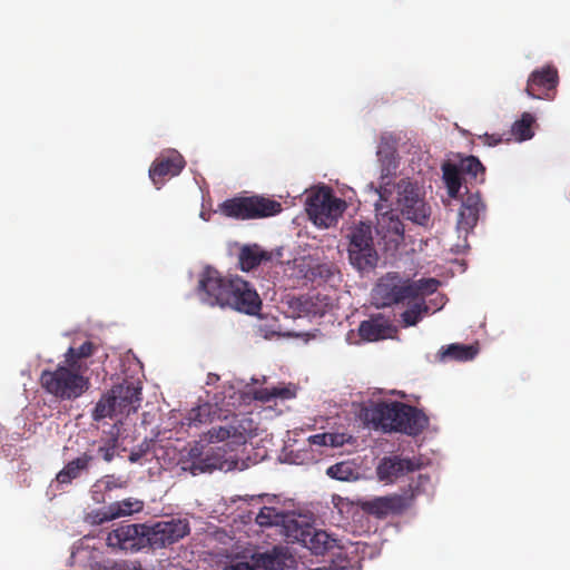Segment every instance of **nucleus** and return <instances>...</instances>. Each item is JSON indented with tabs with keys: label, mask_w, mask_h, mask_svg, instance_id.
I'll use <instances>...</instances> for the list:
<instances>
[{
	"label": "nucleus",
	"mask_w": 570,
	"mask_h": 570,
	"mask_svg": "<svg viewBox=\"0 0 570 570\" xmlns=\"http://www.w3.org/2000/svg\"><path fill=\"white\" fill-rule=\"evenodd\" d=\"M362 417L375 430L400 432L415 436L428 425L426 415L419 409L399 401L372 402L362 410Z\"/></svg>",
	"instance_id": "obj_1"
},
{
	"label": "nucleus",
	"mask_w": 570,
	"mask_h": 570,
	"mask_svg": "<svg viewBox=\"0 0 570 570\" xmlns=\"http://www.w3.org/2000/svg\"><path fill=\"white\" fill-rule=\"evenodd\" d=\"M42 389L60 400H76L90 386L85 372L73 368L67 363L59 364L55 370H43L40 374Z\"/></svg>",
	"instance_id": "obj_2"
},
{
	"label": "nucleus",
	"mask_w": 570,
	"mask_h": 570,
	"mask_svg": "<svg viewBox=\"0 0 570 570\" xmlns=\"http://www.w3.org/2000/svg\"><path fill=\"white\" fill-rule=\"evenodd\" d=\"M141 389L134 384H120L114 386L108 393L104 394L92 410L94 421H101L106 417L117 415H129L136 412L140 406Z\"/></svg>",
	"instance_id": "obj_3"
},
{
	"label": "nucleus",
	"mask_w": 570,
	"mask_h": 570,
	"mask_svg": "<svg viewBox=\"0 0 570 570\" xmlns=\"http://www.w3.org/2000/svg\"><path fill=\"white\" fill-rule=\"evenodd\" d=\"M282 209L279 202L258 195L229 198L219 205V212L224 216L239 220L275 216Z\"/></svg>",
	"instance_id": "obj_4"
},
{
	"label": "nucleus",
	"mask_w": 570,
	"mask_h": 570,
	"mask_svg": "<svg viewBox=\"0 0 570 570\" xmlns=\"http://www.w3.org/2000/svg\"><path fill=\"white\" fill-rule=\"evenodd\" d=\"M345 208V202L335 197L330 187H320L306 198L307 215L318 227L328 228L336 224Z\"/></svg>",
	"instance_id": "obj_5"
},
{
	"label": "nucleus",
	"mask_w": 570,
	"mask_h": 570,
	"mask_svg": "<svg viewBox=\"0 0 570 570\" xmlns=\"http://www.w3.org/2000/svg\"><path fill=\"white\" fill-rule=\"evenodd\" d=\"M348 239V258L358 271H366L376 266L379 256L374 247L372 227L360 222L354 224L346 235Z\"/></svg>",
	"instance_id": "obj_6"
},
{
	"label": "nucleus",
	"mask_w": 570,
	"mask_h": 570,
	"mask_svg": "<svg viewBox=\"0 0 570 570\" xmlns=\"http://www.w3.org/2000/svg\"><path fill=\"white\" fill-rule=\"evenodd\" d=\"M415 289L410 277L391 272L379 279L373 295L380 306L390 307L411 304Z\"/></svg>",
	"instance_id": "obj_7"
},
{
	"label": "nucleus",
	"mask_w": 570,
	"mask_h": 570,
	"mask_svg": "<svg viewBox=\"0 0 570 570\" xmlns=\"http://www.w3.org/2000/svg\"><path fill=\"white\" fill-rule=\"evenodd\" d=\"M429 482V475L420 474L419 484L414 489H411L403 494L379 497L373 500L365 501L362 503V509L364 512L374 515L377 519H385L389 515L401 514L412 505L415 495L420 492V485Z\"/></svg>",
	"instance_id": "obj_8"
},
{
	"label": "nucleus",
	"mask_w": 570,
	"mask_h": 570,
	"mask_svg": "<svg viewBox=\"0 0 570 570\" xmlns=\"http://www.w3.org/2000/svg\"><path fill=\"white\" fill-rule=\"evenodd\" d=\"M397 208L406 219L417 225L426 226L430 220L431 207L419 186L410 180L402 179L397 184Z\"/></svg>",
	"instance_id": "obj_9"
},
{
	"label": "nucleus",
	"mask_w": 570,
	"mask_h": 570,
	"mask_svg": "<svg viewBox=\"0 0 570 570\" xmlns=\"http://www.w3.org/2000/svg\"><path fill=\"white\" fill-rule=\"evenodd\" d=\"M232 277H224L212 267H206L199 276L198 296L209 306L226 307L228 303Z\"/></svg>",
	"instance_id": "obj_10"
},
{
	"label": "nucleus",
	"mask_w": 570,
	"mask_h": 570,
	"mask_svg": "<svg viewBox=\"0 0 570 570\" xmlns=\"http://www.w3.org/2000/svg\"><path fill=\"white\" fill-rule=\"evenodd\" d=\"M106 542L112 549L131 552L149 548L148 525L142 523L120 524L107 534Z\"/></svg>",
	"instance_id": "obj_11"
},
{
	"label": "nucleus",
	"mask_w": 570,
	"mask_h": 570,
	"mask_svg": "<svg viewBox=\"0 0 570 570\" xmlns=\"http://www.w3.org/2000/svg\"><path fill=\"white\" fill-rule=\"evenodd\" d=\"M291 541L303 543L315 556H325L334 549H342L338 540L333 538L324 530L313 528H302L297 521H293V533H288Z\"/></svg>",
	"instance_id": "obj_12"
},
{
	"label": "nucleus",
	"mask_w": 570,
	"mask_h": 570,
	"mask_svg": "<svg viewBox=\"0 0 570 570\" xmlns=\"http://www.w3.org/2000/svg\"><path fill=\"white\" fill-rule=\"evenodd\" d=\"M228 295L227 306L238 312L256 315L262 307L257 292L240 277H232Z\"/></svg>",
	"instance_id": "obj_13"
},
{
	"label": "nucleus",
	"mask_w": 570,
	"mask_h": 570,
	"mask_svg": "<svg viewBox=\"0 0 570 570\" xmlns=\"http://www.w3.org/2000/svg\"><path fill=\"white\" fill-rule=\"evenodd\" d=\"M189 532V525L185 520L160 521L148 527L149 548L160 549L170 546Z\"/></svg>",
	"instance_id": "obj_14"
},
{
	"label": "nucleus",
	"mask_w": 570,
	"mask_h": 570,
	"mask_svg": "<svg viewBox=\"0 0 570 570\" xmlns=\"http://www.w3.org/2000/svg\"><path fill=\"white\" fill-rule=\"evenodd\" d=\"M559 83L558 70L553 66H544L531 72L527 83V92L537 99H553Z\"/></svg>",
	"instance_id": "obj_15"
},
{
	"label": "nucleus",
	"mask_w": 570,
	"mask_h": 570,
	"mask_svg": "<svg viewBox=\"0 0 570 570\" xmlns=\"http://www.w3.org/2000/svg\"><path fill=\"white\" fill-rule=\"evenodd\" d=\"M331 306V297L318 292L294 297L289 302V307L297 317L323 316Z\"/></svg>",
	"instance_id": "obj_16"
},
{
	"label": "nucleus",
	"mask_w": 570,
	"mask_h": 570,
	"mask_svg": "<svg viewBox=\"0 0 570 570\" xmlns=\"http://www.w3.org/2000/svg\"><path fill=\"white\" fill-rule=\"evenodd\" d=\"M484 210L485 205L482 202L479 191L469 193L462 199L458 214L456 229L460 234H464V238H466L468 234L474 229L480 219L481 213Z\"/></svg>",
	"instance_id": "obj_17"
},
{
	"label": "nucleus",
	"mask_w": 570,
	"mask_h": 570,
	"mask_svg": "<svg viewBox=\"0 0 570 570\" xmlns=\"http://www.w3.org/2000/svg\"><path fill=\"white\" fill-rule=\"evenodd\" d=\"M420 469L421 463L417 460L393 455L381 460L376 468V474L381 481L394 482L400 476Z\"/></svg>",
	"instance_id": "obj_18"
},
{
	"label": "nucleus",
	"mask_w": 570,
	"mask_h": 570,
	"mask_svg": "<svg viewBox=\"0 0 570 570\" xmlns=\"http://www.w3.org/2000/svg\"><path fill=\"white\" fill-rule=\"evenodd\" d=\"M185 165L184 157L178 151L173 150L168 156L158 157L153 161L149 168V178L159 188L165 178L178 176Z\"/></svg>",
	"instance_id": "obj_19"
},
{
	"label": "nucleus",
	"mask_w": 570,
	"mask_h": 570,
	"mask_svg": "<svg viewBox=\"0 0 570 570\" xmlns=\"http://www.w3.org/2000/svg\"><path fill=\"white\" fill-rule=\"evenodd\" d=\"M273 253L265 250L258 244L243 245L238 253V265L243 272H250L259 265L271 262Z\"/></svg>",
	"instance_id": "obj_20"
},
{
	"label": "nucleus",
	"mask_w": 570,
	"mask_h": 570,
	"mask_svg": "<svg viewBox=\"0 0 570 570\" xmlns=\"http://www.w3.org/2000/svg\"><path fill=\"white\" fill-rule=\"evenodd\" d=\"M94 455L88 452L82 453L78 458L69 461L56 475V481L59 484H71L76 479L82 474L88 473Z\"/></svg>",
	"instance_id": "obj_21"
},
{
	"label": "nucleus",
	"mask_w": 570,
	"mask_h": 570,
	"mask_svg": "<svg viewBox=\"0 0 570 570\" xmlns=\"http://www.w3.org/2000/svg\"><path fill=\"white\" fill-rule=\"evenodd\" d=\"M393 331L394 328L390 321L381 315L363 321L358 327L360 336L368 342L384 340L391 336Z\"/></svg>",
	"instance_id": "obj_22"
},
{
	"label": "nucleus",
	"mask_w": 570,
	"mask_h": 570,
	"mask_svg": "<svg viewBox=\"0 0 570 570\" xmlns=\"http://www.w3.org/2000/svg\"><path fill=\"white\" fill-rule=\"evenodd\" d=\"M247 420H239L236 415L233 416L230 423L225 426H213L208 430L207 435L210 442H223L227 439H235L237 441L245 439L246 428L244 423Z\"/></svg>",
	"instance_id": "obj_23"
},
{
	"label": "nucleus",
	"mask_w": 570,
	"mask_h": 570,
	"mask_svg": "<svg viewBox=\"0 0 570 570\" xmlns=\"http://www.w3.org/2000/svg\"><path fill=\"white\" fill-rule=\"evenodd\" d=\"M261 527L283 525L286 529V535L293 533V521L284 511H279L274 507H263L255 519Z\"/></svg>",
	"instance_id": "obj_24"
},
{
	"label": "nucleus",
	"mask_w": 570,
	"mask_h": 570,
	"mask_svg": "<svg viewBox=\"0 0 570 570\" xmlns=\"http://www.w3.org/2000/svg\"><path fill=\"white\" fill-rule=\"evenodd\" d=\"M96 351L97 346L90 341H86L79 347L70 346L65 353V363L86 373L89 368L87 358Z\"/></svg>",
	"instance_id": "obj_25"
},
{
	"label": "nucleus",
	"mask_w": 570,
	"mask_h": 570,
	"mask_svg": "<svg viewBox=\"0 0 570 570\" xmlns=\"http://www.w3.org/2000/svg\"><path fill=\"white\" fill-rule=\"evenodd\" d=\"M144 509V502L135 498H127L108 505L99 522L109 521L120 517L138 513Z\"/></svg>",
	"instance_id": "obj_26"
},
{
	"label": "nucleus",
	"mask_w": 570,
	"mask_h": 570,
	"mask_svg": "<svg viewBox=\"0 0 570 570\" xmlns=\"http://www.w3.org/2000/svg\"><path fill=\"white\" fill-rule=\"evenodd\" d=\"M479 352L475 345H465L460 343H453L442 346L438 352V358L441 362L446 360H453L459 362H466L473 360Z\"/></svg>",
	"instance_id": "obj_27"
},
{
	"label": "nucleus",
	"mask_w": 570,
	"mask_h": 570,
	"mask_svg": "<svg viewBox=\"0 0 570 570\" xmlns=\"http://www.w3.org/2000/svg\"><path fill=\"white\" fill-rule=\"evenodd\" d=\"M207 448L203 444L202 441L195 442L189 446L186 451V454L183 455L181 459V469L185 471H189L193 475L200 474L198 468L205 466V458H206Z\"/></svg>",
	"instance_id": "obj_28"
},
{
	"label": "nucleus",
	"mask_w": 570,
	"mask_h": 570,
	"mask_svg": "<svg viewBox=\"0 0 570 570\" xmlns=\"http://www.w3.org/2000/svg\"><path fill=\"white\" fill-rule=\"evenodd\" d=\"M275 557L263 553L253 556L250 560L230 563L223 570H274Z\"/></svg>",
	"instance_id": "obj_29"
},
{
	"label": "nucleus",
	"mask_w": 570,
	"mask_h": 570,
	"mask_svg": "<svg viewBox=\"0 0 570 570\" xmlns=\"http://www.w3.org/2000/svg\"><path fill=\"white\" fill-rule=\"evenodd\" d=\"M406 305L407 308L401 314L404 327L415 326L430 312L425 299H413L411 304Z\"/></svg>",
	"instance_id": "obj_30"
},
{
	"label": "nucleus",
	"mask_w": 570,
	"mask_h": 570,
	"mask_svg": "<svg viewBox=\"0 0 570 570\" xmlns=\"http://www.w3.org/2000/svg\"><path fill=\"white\" fill-rule=\"evenodd\" d=\"M534 117L529 112H523L521 118L515 120L511 127V135L517 141H525L534 136Z\"/></svg>",
	"instance_id": "obj_31"
},
{
	"label": "nucleus",
	"mask_w": 570,
	"mask_h": 570,
	"mask_svg": "<svg viewBox=\"0 0 570 570\" xmlns=\"http://www.w3.org/2000/svg\"><path fill=\"white\" fill-rule=\"evenodd\" d=\"M443 179L448 188V194L452 198H456L461 189V171L454 165H445L443 167Z\"/></svg>",
	"instance_id": "obj_32"
},
{
	"label": "nucleus",
	"mask_w": 570,
	"mask_h": 570,
	"mask_svg": "<svg viewBox=\"0 0 570 570\" xmlns=\"http://www.w3.org/2000/svg\"><path fill=\"white\" fill-rule=\"evenodd\" d=\"M224 451L220 448H207L205 466L198 468L200 472H212L213 470L223 469L225 464Z\"/></svg>",
	"instance_id": "obj_33"
},
{
	"label": "nucleus",
	"mask_w": 570,
	"mask_h": 570,
	"mask_svg": "<svg viewBox=\"0 0 570 570\" xmlns=\"http://www.w3.org/2000/svg\"><path fill=\"white\" fill-rule=\"evenodd\" d=\"M459 169L461 174L470 175L474 179H479L480 177V181L484 180L485 168L479 160V158L474 156H469L464 158L461 161Z\"/></svg>",
	"instance_id": "obj_34"
},
{
	"label": "nucleus",
	"mask_w": 570,
	"mask_h": 570,
	"mask_svg": "<svg viewBox=\"0 0 570 570\" xmlns=\"http://www.w3.org/2000/svg\"><path fill=\"white\" fill-rule=\"evenodd\" d=\"M213 406L208 403L198 405L189 411L187 420L189 425L198 426L199 424L209 423L212 419Z\"/></svg>",
	"instance_id": "obj_35"
},
{
	"label": "nucleus",
	"mask_w": 570,
	"mask_h": 570,
	"mask_svg": "<svg viewBox=\"0 0 570 570\" xmlns=\"http://www.w3.org/2000/svg\"><path fill=\"white\" fill-rule=\"evenodd\" d=\"M253 396L257 401L269 402L276 397L288 399L292 396V393L286 387H259L254 391Z\"/></svg>",
	"instance_id": "obj_36"
},
{
	"label": "nucleus",
	"mask_w": 570,
	"mask_h": 570,
	"mask_svg": "<svg viewBox=\"0 0 570 570\" xmlns=\"http://www.w3.org/2000/svg\"><path fill=\"white\" fill-rule=\"evenodd\" d=\"M412 284L416 288L413 299H424L425 295L432 294L438 289L440 282L435 278H421L419 281L412 279Z\"/></svg>",
	"instance_id": "obj_37"
},
{
	"label": "nucleus",
	"mask_w": 570,
	"mask_h": 570,
	"mask_svg": "<svg viewBox=\"0 0 570 570\" xmlns=\"http://www.w3.org/2000/svg\"><path fill=\"white\" fill-rule=\"evenodd\" d=\"M327 475L340 481H347L353 475V470L346 462H340L327 469Z\"/></svg>",
	"instance_id": "obj_38"
},
{
	"label": "nucleus",
	"mask_w": 570,
	"mask_h": 570,
	"mask_svg": "<svg viewBox=\"0 0 570 570\" xmlns=\"http://www.w3.org/2000/svg\"><path fill=\"white\" fill-rule=\"evenodd\" d=\"M117 446L118 438L112 435L99 444L97 452L106 462H110L115 458Z\"/></svg>",
	"instance_id": "obj_39"
},
{
	"label": "nucleus",
	"mask_w": 570,
	"mask_h": 570,
	"mask_svg": "<svg viewBox=\"0 0 570 570\" xmlns=\"http://www.w3.org/2000/svg\"><path fill=\"white\" fill-rule=\"evenodd\" d=\"M340 435L334 433H321L309 438L312 444L321 446H337L343 442L338 440Z\"/></svg>",
	"instance_id": "obj_40"
},
{
	"label": "nucleus",
	"mask_w": 570,
	"mask_h": 570,
	"mask_svg": "<svg viewBox=\"0 0 570 570\" xmlns=\"http://www.w3.org/2000/svg\"><path fill=\"white\" fill-rule=\"evenodd\" d=\"M89 566L91 570H125L122 563H119L115 560H97L96 556H91Z\"/></svg>",
	"instance_id": "obj_41"
},
{
	"label": "nucleus",
	"mask_w": 570,
	"mask_h": 570,
	"mask_svg": "<svg viewBox=\"0 0 570 570\" xmlns=\"http://www.w3.org/2000/svg\"><path fill=\"white\" fill-rule=\"evenodd\" d=\"M387 219L386 230L387 233L395 235L399 238L404 236V225L397 216L391 214L390 216L384 215L383 220Z\"/></svg>",
	"instance_id": "obj_42"
},
{
	"label": "nucleus",
	"mask_w": 570,
	"mask_h": 570,
	"mask_svg": "<svg viewBox=\"0 0 570 570\" xmlns=\"http://www.w3.org/2000/svg\"><path fill=\"white\" fill-rule=\"evenodd\" d=\"M394 150H395V148L390 142V139L386 136H382L379 147H377V156L381 157V156L385 155L387 157L389 155H392L394 153Z\"/></svg>",
	"instance_id": "obj_43"
},
{
	"label": "nucleus",
	"mask_w": 570,
	"mask_h": 570,
	"mask_svg": "<svg viewBox=\"0 0 570 570\" xmlns=\"http://www.w3.org/2000/svg\"><path fill=\"white\" fill-rule=\"evenodd\" d=\"M502 141L501 136L499 135H485L484 136V144L488 146H497Z\"/></svg>",
	"instance_id": "obj_44"
},
{
	"label": "nucleus",
	"mask_w": 570,
	"mask_h": 570,
	"mask_svg": "<svg viewBox=\"0 0 570 570\" xmlns=\"http://www.w3.org/2000/svg\"><path fill=\"white\" fill-rule=\"evenodd\" d=\"M138 458H139V456H138V454H136V453H131V454H130V456H129V459H130V461H131V462H136V461L138 460Z\"/></svg>",
	"instance_id": "obj_45"
},
{
	"label": "nucleus",
	"mask_w": 570,
	"mask_h": 570,
	"mask_svg": "<svg viewBox=\"0 0 570 570\" xmlns=\"http://www.w3.org/2000/svg\"><path fill=\"white\" fill-rule=\"evenodd\" d=\"M309 570H328L326 567H323V568H315V569H309Z\"/></svg>",
	"instance_id": "obj_46"
}]
</instances>
